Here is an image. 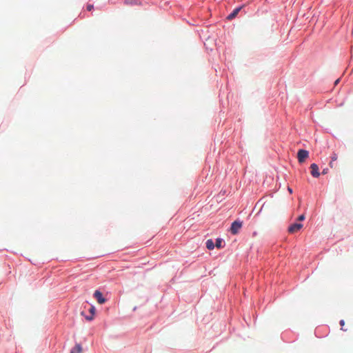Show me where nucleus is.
I'll return each instance as SVG.
<instances>
[{
	"label": "nucleus",
	"instance_id": "nucleus-1",
	"mask_svg": "<svg viewBox=\"0 0 353 353\" xmlns=\"http://www.w3.org/2000/svg\"><path fill=\"white\" fill-rule=\"evenodd\" d=\"M84 308L85 310L81 312V315L83 316L86 321H92L96 314L95 307L87 302L84 305Z\"/></svg>",
	"mask_w": 353,
	"mask_h": 353
},
{
	"label": "nucleus",
	"instance_id": "nucleus-2",
	"mask_svg": "<svg viewBox=\"0 0 353 353\" xmlns=\"http://www.w3.org/2000/svg\"><path fill=\"white\" fill-rule=\"evenodd\" d=\"M242 225L243 222L239 219H236L231 223L229 231L232 234L236 235L239 232Z\"/></svg>",
	"mask_w": 353,
	"mask_h": 353
},
{
	"label": "nucleus",
	"instance_id": "nucleus-3",
	"mask_svg": "<svg viewBox=\"0 0 353 353\" xmlns=\"http://www.w3.org/2000/svg\"><path fill=\"white\" fill-rule=\"evenodd\" d=\"M296 157L299 163H303L309 157V151L305 149H299Z\"/></svg>",
	"mask_w": 353,
	"mask_h": 353
},
{
	"label": "nucleus",
	"instance_id": "nucleus-4",
	"mask_svg": "<svg viewBox=\"0 0 353 353\" xmlns=\"http://www.w3.org/2000/svg\"><path fill=\"white\" fill-rule=\"evenodd\" d=\"M244 7V5H241L236 7L226 17V19L228 21H232L235 19L239 14V12Z\"/></svg>",
	"mask_w": 353,
	"mask_h": 353
},
{
	"label": "nucleus",
	"instance_id": "nucleus-5",
	"mask_svg": "<svg viewBox=\"0 0 353 353\" xmlns=\"http://www.w3.org/2000/svg\"><path fill=\"white\" fill-rule=\"evenodd\" d=\"M303 227V225L302 223L294 222L289 225L288 231L289 233L293 234L299 231Z\"/></svg>",
	"mask_w": 353,
	"mask_h": 353
},
{
	"label": "nucleus",
	"instance_id": "nucleus-6",
	"mask_svg": "<svg viewBox=\"0 0 353 353\" xmlns=\"http://www.w3.org/2000/svg\"><path fill=\"white\" fill-rule=\"evenodd\" d=\"M93 296L99 304H103L107 301V299L104 297L100 290H96L93 294Z\"/></svg>",
	"mask_w": 353,
	"mask_h": 353
},
{
	"label": "nucleus",
	"instance_id": "nucleus-7",
	"mask_svg": "<svg viewBox=\"0 0 353 353\" xmlns=\"http://www.w3.org/2000/svg\"><path fill=\"white\" fill-rule=\"evenodd\" d=\"M311 175L314 178H319L321 175L319 172V166L316 163H313L310 165Z\"/></svg>",
	"mask_w": 353,
	"mask_h": 353
},
{
	"label": "nucleus",
	"instance_id": "nucleus-8",
	"mask_svg": "<svg viewBox=\"0 0 353 353\" xmlns=\"http://www.w3.org/2000/svg\"><path fill=\"white\" fill-rule=\"evenodd\" d=\"M215 248L218 249L223 248L225 246V242L222 238H216L214 241Z\"/></svg>",
	"mask_w": 353,
	"mask_h": 353
},
{
	"label": "nucleus",
	"instance_id": "nucleus-9",
	"mask_svg": "<svg viewBox=\"0 0 353 353\" xmlns=\"http://www.w3.org/2000/svg\"><path fill=\"white\" fill-rule=\"evenodd\" d=\"M205 247L209 250H212L215 248L214 241L212 239H209L205 242Z\"/></svg>",
	"mask_w": 353,
	"mask_h": 353
},
{
	"label": "nucleus",
	"instance_id": "nucleus-10",
	"mask_svg": "<svg viewBox=\"0 0 353 353\" xmlns=\"http://www.w3.org/2000/svg\"><path fill=\"white\" fill-rule=\"evenodd\" d=\"M82 351V347L80 344H77L74 347H73L70 353H80Z\"/></svg>",
	"mask_w": 353,
	"mask_h": 353
},
{
	"label": "nucleus",
	"instance_id": "nucleus-11",
	"mask_svg": "<svg viewBox=\"0 0 353 353\" xmlns=\"http://www.w3.org/2000/svg\"><path fill=\"white\" fill-rule=\"evenodd\" d=\"M123 1H124V3L126 4V5L133 6V5H136L137 4V1L136 0H123Z\"/></svg>",
	"mask_w": 353,
	"mask_h": 353
},
{
	"label": "nucleus",
	"instance_id": "nucleus-12",
	"mask_svg": "<svg viewBox=\"0 0 353 353\" xmlns=\"http://www.w3.org/2000/svg\"><path fill=\"white\" fill-rule=\"evenodd\" d=\"M332 161L330 163V167H332V161H334L337 159V154L336 153H333L331 156Z\"/></svg>",
	"mask_w": 353,
	"mask_h": 353
},
{
	"label": "nucleus",
	"instance_id": "nucleus-13",
	"mask_svg": "<svg viewBox=\"0 0 353 353\" xmlns=\"http://www.w3.org/2000/svg\"><path fill=\"white\" fill-rule=\"evenodd\" d=\"M305 219V214H300L298 217H297V221H303Z\"/></svg>",
	"mask_w": 353,
	"mask_h": 353
},
{
	"label": "nucleus",
	"instance_id": "nucleus-14",
	"mask_svg": "<svg viewBox=\"0 0 353 353\" xmlns=\"http://www.w3.org/2000/svg\"><path fill=\"white\" fill-rule=\"evenodd\" d=\"M339 324L341 327V330H343V331H345L346 330L343 329V326L345 325V321L343 319H341L340 321H339Z\"/></svg>",
	"mask_w": 353,
	"mask_h": 353
},
{
	"label": "nucleus",
	"instance_id": "nucleus-15",
	"mask_svg": "<svg viewBox=\"0 0 353 353\" xmlns=\"http://www.w3.org/2000/svg\"><path fill=\"white\" fill-rule=\"evenodd\" d=\"M94 8V6L92 4H88L86 6V9L88 11H91Z\"/></svg>",
	"mask_w": 353,
	"mask_h": 353
},
{
	"label": "nucleus",
	"instance_id": "nucleus-16",
	"mask_svg": "<svg viewBox=\"0 0 353 353\" xmlns=\"http://www.w3.org/2000/svg\"><path fill=\"white\" fill-rule=\"evenodd\" d=\"M328 172V168H324L323 170H322V174H326Z\"/></svg>",
	"mask_w": 353,
	"mask_h": 353
},
{
	"label": "nucleus",
	"instance_id": "nucleus-17",
	"mask_svg": "<svg viewBox=\"0 0 353 353\" xmlns=\"http://www.w3.org/2000/svg\"><path fill=\"white\" fill-rule=\"evenodd\" d=\"M288 191L289 192L290 194H292L293 192L292 188L289 186L288 187Z\"/></svg>",
	"mask_w": 353,
	"mask_h": 353
},
{
	"label": "nucleus",
	"instance_id": "nucleus-18",
	"mask_svg": "<svg viewBox=\"0 0 353 353\" xmlns=\"http://www.w3.org/2000/svg\"><path fill=\"white\" fill-rule=\"evenodd\" d=\"M339 81H340V79H336V80L335 81V83H335V85H336V84L339 82Z\"/></svg>",
	"mask_w": 353,
	"mask_h": 353
},
{
	"label": "nucleus",
	"instance_id": "nucleus-19",
	"mask_svg": "<svg viewBox=\"0 0 353 353\" xmlns=\"http://www.w3.org/2000/svg\"><path fill=\"white\" fill-rule=\"evenodd\" d=\"M317 332H318V329H316V330H315V334H316V336H317Z\"/></svg>",
	"mask_w": 353,
	"mask_h": 353
}]
</instances>
